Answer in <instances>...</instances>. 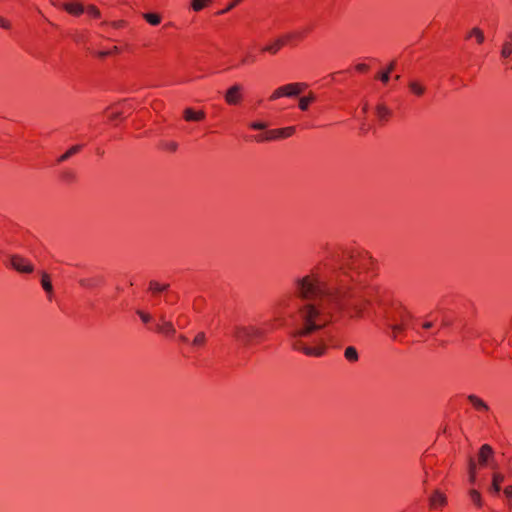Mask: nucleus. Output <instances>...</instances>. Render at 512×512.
Listing matches in <instances>:
<instances>
[{
	"label": "nucleus",
	"mask_w": 512,
	"mask_h": 512,
	"mask_svg": "<svg viewBox=\"0 0 512 512\" xmlns=\"http://www.w3.org/2000/svg\"><path fill=\"white\" fill-rule=\"evenodd\" d=\"M317 265L292 279L291 292L301 302L298 308L299 326L291 336V347L309 357H321L331 336L322 333L314 345L304 339L323 330L335 319L365 317L377 293L374 283L376 262L364 250L346 252L339 261Z\"/></svg>",
	"instance_id": "f257e3e1"
},
{
	"label": "nucleus",
	"mask_w": 512,
	"mask_h": 512,
	"mask_svg": "<svg viewBox=\"0 0 512 512\" xmlns=\"http://www.w3.org/2000/svg\"><path fill=\"white\" fill-rule=\"evenodd\" d=\"M413 317L401 304H393L384 315L385 325L390 329L389 336L394 341H401L405 331L412 327Z\"/></svg>",
	"instance_id": "f03ea898"
},
{
	"label": "nucleus",
	"mask_w": 512,
	"mask_h": 512,
	"mask_svg": "<svg viewBox=\"0 0 512 512\" xmlns=\"http://www.w3.org/2000/svg\"><path fill=\"white\" fill-rule=\"evenodd\" d=\"M231 335L237 343L245 347L261 343L257 325L254 324H236Z\"/></svg>",
	"instance_id": "7ed1b4c3"
},
{
	"label": "nucleus",
	"mask_w": 512,
	"mask_h": 512,
	"mask_svg": "<svg viewBox=\"0 0 512 512\" xmlns=\"http://www.w3.org/2000/svg\"><path fill=\"white\" fill-rule=\"evenodd\" d=\"M294 130H254L253 134H243L241 137L247 142H271L287 139L293 135Z\"/></svg>",
	"instance_id": "20e7f679"
},
{
	"label": "nucleus",
	"mask_w": 512,
	"mask_h": 512,
	"mask_svg": "<svg viewBox=\"0 0 512 512\" xmlns=\"http://www.w3.org/2000/svg\"><path fill=\"white\" fill-rule=\"evenodd\" d=\"M228 105H238L243 99V87L240 84L232 85L224 94Z\"/></svg>",
	"instance_id": "39448f33"
},
{
	"label": "nucleus",
	"mask_w": 512,
	"mask_h": 512,
	"mask_svg": "<svg viewBox=\"0 0 512 512\" xmlns=\"http://www.w3.org/2000/svg\"><path fill=\"white\" fill-rule=\"evenodd\" d=\"M10 266L19 273H32L33 265L20 255L10 256Z\"/></svg>",
	"instance_id": "423d86ee"
},
{
	"label": "nucleus",
	"mask_w": 512,
	"mask_h": 512,
	"mask_svg": "<svg viewBox=\"0 0 512 512\" xmlns=\"http://www.w3.org/2000/svg\"><path fill=\"white\" fill-rule=\"evenodd\" d=\"M277 329V319H269L257 325L261 342L266 340L267 336Z\"/></svg>",
	"instance_id": "0eeeda50"
},
{
	"label": "nucleus",
	"mask_w": 512,
	"mask_h": 512,
	"mask_svg": "<svg viewBox=\"0 0 512 512\" xmlns=\"http://www.w3.org/2000/svg\"><path fill=\"white\" fill-rule=\"evenodd\" d=\"M293 37H294V34H287L286 36H284L282 38H278L272 44L265 46L263 48V51L271 53V54H276L281 49V47L285 44V41L289 40Z\"/></svg>",
	"instance_id": "6e6552de"
},
{
	"label": "nucleus",
	"mask_w": 512,
	"mask_h": 512,
	"mask_svg": "<svg viewBox=\"0 0 512 512\" xmlns=\"http://www.w3.org/2000/svg\"><path fill=\"white\" fill-rule=\"evenodd\" d=\"M286 91V97L294 98L297 97L302 90L306 87L305 83L295 82L283 85Z\"/></svg>",
	"instance_id": "1a4fd4ad"
},
{
	"label": "nucleus",
	"mask_w": 512,
	"mask_h": 512,
	"mask_svg": "<svg viewBox=\"0 0 512 512\" xmlns=\"http://www.w3.org/2000/svg\"><path fill=\"white\" fill-rule=\"evenodd\" d=\"M155 331L166 337H173L176 333L174 324L170 322L158 323L155 327Z\"/></svg>",
	"instance_id": "9d476101"
},
{
	"label": "nucleus",
	"mask_w": 512,
	"mask_h": 512,
	"mask_svg": "<svg viewBox=\"0 0 512 512\" xmlns=\"http://www.w3.org/2000/svg\"><path fill=\"white\" fill-rule=\"evenodd\" d=\"M494 451L489 444H483L480 447L478 454V462L480 465L484 466L487 464L488 460L493 456Z\"/></svg>",
	"instance_id": "9b49d317"
},
{
	"label": "nucleus",
	"mask_w": 512,
	"mask_h": 512,
	"mask_svg": "<svg viewBox=\"0 0 512 512\" xmlns=\"http://www.w3.org/2000/svg\"><path fill=\"white\" fill-rule=\"evenodd\" d=\"M446 503H447L446 496L438 490H436L430 497V508H432V509H437L439 507H443L446 505Z\"/></svg>",
	"instance_id": "f8f14e48"
},
{
	"label": "nucleus",
	"mask_w": 512,
	"mask_h": 512,
	"mask_svg": "<svg viewBox=\"0 0 512 512\" xmlns=\"http://www.w3.org/2000/svg\"><path fill=\"white\" fill-rule=\"evenodd\" d=\"M467 399L475 410L479 412H487L489 410V406L478 396L470 394Z\"/></svg>",
	"instance_id": "ddd939ff"
},
{
	"label": "nucleus",
	"mask_w": 512,
	"mask_h": 512,
	"mask_svg": "<svg viewBox=\"0 0 512 512\" xmlns=\"http://www.w3.org/2000/svg\"><path fill=\"white\" fill-rule=\"evenodd\" d=\"M205 114L203 111H195L191 108H187L184 111V119L188 122H199L204 119Z\"/></svg>",
	"instance_id": "4468645a"
},
{
	"label": "nucleus",
	"mask_w": 512,
	"mask_h": 512,
	"mask_svg": "<svg viewBox=\"0 0 512 512\" xmlns=\"http://www.w3.org/2000/svg\"><path fill=\"white\" fill-rule=\"evenodd\" d=\"M376 115L380 124L384 125L387 123V119L391 115V111L384 105H378L376 108Z\"/></svg>",
	"instance_id": "2eb2a0df"
},
{
	"label": "nucleus",
	"mask_w": 512,
	"mask_h": 512,
	"mask_svg": "<svg viewBox=\"0 0 512 512\" xmlns=\"http://www.w3.org/2000/svg\"><path fill=\"white\" fill-rule=\"evenodd\" d=\"M41 285L44 291L48 294V299L51 300L53 294V285L50 276L47 273L42 274Z\"/></svg>",
	"instance_id": "dca6fc26"
},
{
	"label": "nucleus",
	"mask_w": 512,
	"mask_h": 512,
	"mask_svg": "<svg viewBox=\"0 0 512 512\" xmlns=\"http://www.w3.org/2000/svg\"><path fill=\"white\" fill-rule=\"evenodd\" d=\"M62 7L70 14L80 15L84 12V7L80 3H65Z\"/></svg>",
	"instance_id": "f3484780"
},
{
	"label": "nucleus",
	"mask_w": 512,
	"mask_h": 512,
	"mask_svg": "<svg viewBox=\"0 0 512 512\" xmlns=\"http://www.w3.org/2000/svg\"><path fill=\"white\" fill-rule=\"evenodd\" d=\"M504 481V475L500 473H494L492 477V485L490 487V492L498 494L501 490V483Z\"/></svg>",
	"instance_id": "a211bd4d"
},
{
	"label": "nucleus",
	"mask_w": 512,
	"mask_h": 512,
	"mask_svg": "<svg viewBox=\"0 0 512 512\" xmlns=\"http://www.w3.org/2000/svg\"><path fill=\"white\" fill-rule=\"evenodd\" d=\"M344 357L350 363H356L359 360V354L354 346H348L344 350Z\"/></svg>",
	"instance_id": "6ab92c4d"
},
{
	"label": "nucleus",
	"mask_w": 512,
	"mask_h": 512,
	"mask_svg": "<svg viewBox=\"0 0 512 512\" xmlns=\"http://www.w3.org/2000/svg\"><path fill=\"white\" fill-rule=\"evenodd\" d=\"M81 149H82V145L78 144V145L72 146L70 149H68L64 154H62L59 157L58 162H64V161L68 160L70 157L77 154Z\"/></svg>",
	"instance_id": "aec40b11"
},
{
	"label": "nucleus",
	"mask_w": 512,
	"mask_h": 512,
	"mask_svg": "<svg viewBox=\"0 0 512 512\" xmlns=\"http://www.w3.org/2000/svg\"><path fill=\"white\" fill-rule=\"evenodd\" d=\"M80 285L84 288H94L102 283L101 278H86L79 281Z\"/></svg>",
	"instance_id": "412c9836"
},
{
	"label": "nucleus",
	"mask_w": 512,
	"mask_h": 512,
	"mask_svg": "<svg viewBox=\"0 0 512 512\" xmlns=\"http://www.w3.org/2000/svg\"><path fill=\"white\" fill-rule=\"evenodd\" d=\"M501 57L504 60H508L512 55V43L510 41H505L502 45L501 49Z\"/></svg>",
	"instance_id": "4be33fe9"
},
{
	"label": "nucleus",
	"mask_w": 512,
	"mask_h": 512,
	"mask_svg": "<svg viewBox=\"0 0 512 512\" xmlns=\"http://www.w3.org/2000/svg\"><path fill=\"white\" fill-rule=\"evenodd\" d=\"M469 497L474 505H476L478 508L482 507V497L478 490L471 489L469 491Z\"/></svg>",
	"instance_id": "5701e85b"
},
{
	"label": "nucleus",
	"mask_w": 512,
	"mask_h": 512,
	"mask_svg": "<svg viewBox=\"0 0 512 512\" xmlns=\"http://www.w3.org/2000/svg\"><path fill=\"white\" fill-rule=\"evenodd\" d=\"M409 88L412 93H414L418 96L423 95L425 92V87L423 85H421L420 83H418L417 81H411L409 83Z\"/></svg>",
	"instance_id": "b1692460"
},
{
	"label": "nucleus",
	"mask_w": 512,
	"mask_h": 512,
	"mask_svg": "<svg viewBox=\"0 0 512 512\" xmlns=\"http://www.w3.org/2000/svg\"><path fill=\"white\" fill-rule=\"evenodd\" d=\"M168 288L167 284H160L157 281H151L149 283V290L153 293L163 292Z\"/></svg>",
	"instance_id": "393cba45"
},
{
	"label": "nucleus",
	"mask_w": 512,
	"mask_h": 512,
	"mask_svg": "<svg viewBox=\"0 0 512 512\" xmlns=\"http://www.w3.org/2000/svg\"><path fill=\"white\" fill-rule=\"evenodd\" d=\"M206 344V335L204 332H199L193 339L192 345L195 347H203Z\"/></svg>",
	"instance_id": "a878e982"
},
{
	"label": "nucleus",
	"mask_w": 512,
	"mask_h": 512,
	"mask_svg": "<svg viewBox=\"0 0 512 512\" xmlns=\"http://www.w3.org/2000/svg\"><path fill=\"white\" fill-rule=\"evenodd\" d=\"M160 147L164 150L174 152L178 148V144L175 141L169 140V141H161Z\"/></svg>",
	"instance_id": "bb28decb"
},
{
	"label": "nucleus",
	"mask_w": 512,
	"mask_h": 512,
	"mask_svg": "<svg viewBox=\"0 0 512 512\" xmlns=\"http://www.w3.org/2000/svg\"><path fill=\"white\" fill-rule=\"evenodd\" d=\"M281 97H286V91L284 86H280L277 89H275L270 95L269 100L275 101Z\"/></svg>",
	"instance_id": "cd10ccee"
},
{
	"label": "nucleus",
	"mask_w": 512,
	"mask_h": 512,
	"mask_svg": "<svg viewBox=\"0 0 512 512\" xmlns=\"http://www.w3.org/2000/svg\"><path fill=\"white\" fill-rule=\"evenodd\" d=\"M143 16L146 19V21L151 25H158L161 22V18L157 14L146 13Z\"/></svg>",
	"instance_id": "c85d7f7f"
},
{
	"label": "nucleus",
	"mask_w": 512,
	"mask_h": 512,
	"mask_svg": "<svg viewBox=\"0 0 512 512\" xmlns=\"http://www.w3.org/2000/svg\"><path fill=\"white\" fill-rule=\"evenodd\" d=\"M476 479V463L473 458L469 460V481L474 483Z\"/></svg>",
	"instance_id": "c756f323"
},
{
	"label": "nucleus",
	"mask_w": 512,
	"mask_h": 512,
	"mask_svg": "<svg viewBox=\"0 0 512 512\" xmlns=\"http://www.w3.org/2000/svg\"><path fill=\"white\" fill-rule=\"evenodd\" d=\"M118 106H119V104L116 105V106L109 107L106 110V115H107L108 118L115 119V118H117L121 114V111L118 108Z\"/></svg>",
	"instance_id": "7c9ffc66"
},
{
	"label": "nucleus",
	"mask_w": 512,
	"mask_h": 512,
	"mask_svg": "<svg viewBox=\"0 0 512 512\" xmlns=\"http://www.w3.org/2000/svg\"><path fill=\"white\" fill-rule=\"evenodd\" d=\"M189 324V319L188 317L185 315V314H180L177 318H176V325L183 329L185 327H187Z\"/></svg>",
	"instance_id": "2f4dec72"
},
{
	"label": "nucleus",
	"mask_w": 512,
	"mask_h": 512,
	"mask_svg": "<svg viewBox=\"0 0 512 512\" xmlns=\"http://www.w3.org/2000/svg\"><path fill=\"white\" fill-rule=\"evenodd\" d=\"M474 35L477 39V42L479 44L483 43L484 41V34L482 32V30H480L479 28L475 27L471 30L470 34L468 35V37Z\"/></svg>",
	"instance_id": "473e14b6"
},
{
	"label": "nucleus",
	"mask_w": 512,
	"mask_h": 512,
	"mask_svg": "<svg viewBox=\"0 0 512 512\" xmlns=\"http://www.w3.org/2000/svg\"><path fill=\"white\" fill-rule=\"evenodd\" d=\"M394 66H395V63L392 62L386 71H384L383 73H381L379 75V79L383 82V83H387L389 81V74L390 72L394 69Z\"/></svg>",
	"instance_id": "72a5a7b5"
},
{
	"label": "nucleus",
	"mask_w": 512,
	"mask_h": 512,
	"mask_svg": "<svg viewBox=\"0 0 512 512\" xmlns=\"http://www.w3.org/2000/svg\"><path fill=\"white\" fill-rule=\"evenodd\" d=\"M210 0H193L192 8L194 11H200L203 9Z\"/></svg>",
	"instance_id": "f704fd0d"
},
{
	"label": "nucleus",
	"mask_w": 512,
	"mask_h": 512,
	"mask_svg": "<svg viewBox=\"0 0 512 512\" xmlns=\"http://www.w3.org/2000/svg\"><path fill=\"white\" fill-rule=\"evenodd\" d=\"M290 302H291V300L289 297H283L277 301L276 306L280 309L287 308L289 306Z\"/></svg>",
	"instance_id": "c9c22d12"
},
{
	"label": "nucleus",
	"mask_w": 512,
	"mask_h": 512,
	"mask_svg": "<svg viewBox=\"0 0 512 512\" xmlns=\"http://www.w3.org/2000/svg\"><path fill=\"white\" fill-rule=\"evenodd\" d=\"M137 314L138 316L140 317V319L144 322V323H148L151 321L152 317L150 314L142 311V310H138L137 311Z\"/></svg>",
	"instance_id": "e433bc0d"
},
{
	"label": "nucleus",
	"mask_w": 512,
	"mask_h": 512,
	"mask_svg": "<svg viewBox=\"0 0 512 512\" xmlns=\"http://www.w3.org/2000/svg\"><path fill=\"white\" fill-rule=\"evenodd\" d=\"M309 100H307L305 97H301L299 99V108L302 110V111H306L309 107Z\"/></svg>",
	"instance_id": "4c0bfd02"
},
{
	"label": "nucleus",
	"mask_w": 512,
	"mask_h": 512,
	"mask_svg": "<svg viewBox=\"0 0 512 512\" xmlns=\"http://www.w3.org/2000/svg\"><path fill=\"white\" fill-rule=\"evenodd\" d=\"M435 327V321L433 320H425L421 323V328L424 330H429Z\"/></svg>",
	"instance_id": "58836bf2"
},
{
	"label": "nucleus",
	"mask_w": 512,
	"mask_h": 512,
	"mask_svg": "<svg viewBox=\"0 0 512 512\" xmlns=\"http://www.w3.org/2000/svg\"><path fill=\"white\" fill-rule=\"evenodd\" d=\"M87 13L93 17H99L100 11L95 6H89L87 8Z\"/></svg>",
	"instance_id": "ea45409f"
},
{
	"label": "nucleus",
	"mask_w": 512,
	"mask_h": 512,
	"mask_svg": "<svg viewBox=\"0 0 512 512\" xmlns=\"http://www.w3.org/2000/svg\"><path fill=\"white\" fill-rule=\"evenodd\" d=\"M237 4V2L234 0L232 3H230L228 6H226V8L220 12H218V14H224L226 12H228L229 10H231L235 5Z\"/></svg>",
	"instance_id": "a19ab883"
},
{
	"label": "nucleus",
	"mask_w": 512,
	"mask_h": 512,
	"mask_svg": "<svg viewBox=\"0 0 512 512\" xmlns=\"http://www.w3.org/2000/svg\"><path fill=\"white\" fill-rule=\"evenodd\" d=\"M0 26L4 29H9L10 23L8 21H6L5 19H3L2 17H0Z\"/></svg>",
	"instance_id": "79ce46f5"
},
{
	"label": "nucleus",
	"mask_w": 512,
	"mask_h": 512,
	"mask_svg": "<svg viewBox=\"0 0 512 512\" xmlns=\"http://www.w3.org/2000/svg\"><path fill=\"white\" fill-rule=\"evenodd\" d=\"M504 494L506 495L507 498H512V485L507 486L504 489Z\"/></svg>",
	"instance_id": "37998d69"
},
{
	"label": "nucleus",
	"mask_w": 512,
	"mask_h": 512,
	"mask_svg": "<svg viewBox=\"0 0 512 512\" xmlns=\"http://www.w3.org/2000/svg\"><path fill=\"white\" fill-rule=\"evenodd\" d=\"M356 69L358 71H366L368 69V66L366 64L360 63L356 65Z\"/></svg>",
	"instance_id": "c03bdc74"
},
{
	"label": "nucleus",
	"mask_w": 512,
	"mask_h": 512,
	"mask_svg": "<svg viewBox=\"0 0 512 512\" xmlns=\"http://www.w3.org/2000/svg\"><path fill=\"white\" fill-rule=\"evenodd\" d=\"M251 128H255V129H258V128H267V126L265 124H262V123H253Z\"/></svg>",
	"instance_id": "a18cd8bd"
},
{
	"label": "nucleus",
	"mask_w": 512,
	"mask_h": 512,
	"mask_svg": "<svg viewBox=\"0 0 512 512\" xmlns=\"http://www.w3.org/2000/svg\"><path fill=\"white\" fill-rule=\"evenodd\" d=\"M110 54H111V51H100V52H98V56L101 57V58H104V57H106V56H108Z\"/></svg>",
	"instance_id": "49530a36"
},
{
	"label": "nucleus",
	"mask_w": 512,
	"mask_h": 512,
	"mask_svg": "<svg viewBox=\"0 0 512 512\" xmlns=\"http://www.w3.org/2000/svg\"><path fill=\"white\" fill-rule=\"evenodd\" d=\"M304 97H305L307 100H309V102H310V103H311V102H313V101H315V99H316V97H315V95H314L313 93H309V95L304 96Z\"/></svg>",
	"instance_id": "de8ad7c7"
},
{
	"label": "nucleus",
	"mask_w": 512,
	"mask_h": 512,
	"mask_svg": "<svg viewBox=\"0 0 512 512\" xmlns=\"http://www.w3.org/2000/svg\"><path fill=\"white\" fill-rule=\"evenodd\" d=\"M159 321H160V323L169 322L168 320H166V317H165V315H164V314H161V315L159 316Z\"/></svg>",
	"instance_id": "09e8293b"
},
{
	"label": "nucleus",
	"mask_w": 512,
	"mask_h": 512,
	"mask_svg": "<svg viewBox=\"0 0 512 512\" xmlns=\"http://www.w3.org/2000/svg\"><path fill=\"white\" fill-rule=\"evenodd\" d=\"M179 340H180L181 342H183V343H187V342H188V338H187L186 336H184V335H180V336H179Z\"/></svg>",
	"instance_id": "8fccbe9b"
},
{
	"label": "nucleus",
	"mask_w": 512,
	"mask_h": 512,
	"mask_svg": "<svg viewBox=\"0 0 512 512\" xmlns=\"http://www.w3.org/2000/svg\"><path fill=\"white\" fill-rule=\"evenodd\" d=\"M248 61H253V58L249 56L242 59L243 64L247 63Z\"/></svg>",
	"instance_id": "3c124183"
},
{
	"label": "nucleus",
	"mask_w": 512,
	"mask_h": 512,
	"mask_svg": "<svg viewBox=\"0 0 512 512\" xmlns=\"http://www.w3.org/2000/svg\"><path fill=\"white\" fill-rule=\"evenodd\" d=\"M116 51H118V47H117V46H114V47H113V49H112V51H111V53H112V52H116Z\"/></svg>",
	"instance_id": "603ef678"
},
{
	"label": "nucleus",
	"mask_w": 512,
	"mask_h": 512,
	"mask_svg": "<svg viewBox=\"0 0 512 512\" xmlns=\"http://www.w3.org/2000/svg\"><path fill=\"white\" fill-rule=\"evenodd\" d=\"M510 42L512 43V32L508 35Z\"/></svg>",
	"instance_id": "864d4df0"
},
{
	"label": "nucleus",
	"mask_w": 512,
	"mask_h": 512,
	"mask_svg": "<svg viewBox=\"0 0 512 512\" xmlns=\"http://www.w3.org/2000/svg\"><path fill=\"white\" fill-rule=\"evenodd\" d=\"M508 499H509L510 505L512 506V497L508 498Z\"/></svg>",
	"instance_id": "5fc2aeb1"
}]
</instances>
